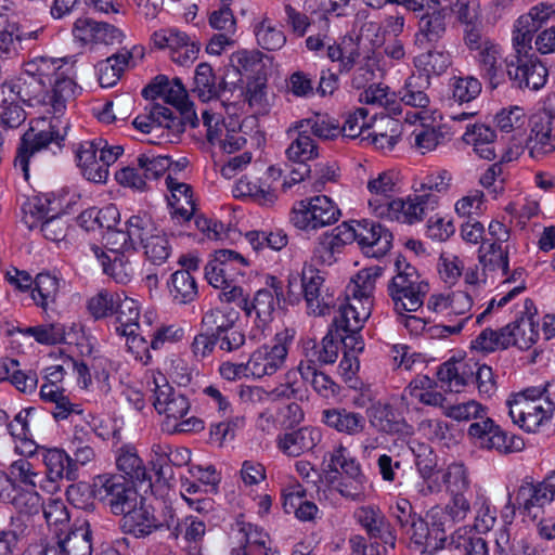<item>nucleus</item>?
I'll use <instances>...</instances> for the list:
<instances>
[{"label":"nucleus","mask_w":555,"mask_h":555,"mask_svg":"<svg viewBox=\"0 0 555 555\" xmlns=\"http://www.w3.org/2000/svg\"><path fill=\"white\" fill-rule=\"evenodd\" d=\"M482 412V405L474 400L450 405L446 409V415L455 421L477 420L469 425L468 435L479 448L495 450L501 454L519 452L525 448L521 437L508 436L491 418L483 417Z\"/></svg>","instance_id":"obj_1"},{"label":"nucleus","mask_w":555,"mask_h":555,"mask_svg":"<svg viewBox=\"0 0 555 555\" xmlns=\"http://www.w3.org/2000/svg\"><path fill=\"white\" fill-rule=\"evenodd\" d=\"M94 499L115 516H124L141 502L133 482L121 475L103 474L94 477Z\"/></svg>","instance_id":"obj_2"},{"label":"nucleus","mask_w":555,"mask_h":555,"mask_svg":"<svg viewBox=\"0 0 555 555\" xmlns=\"http://www.w3.org/2000/svg\"><path fill=\"white\" fill-rule=\"evenodd\" d=\"M63 140L64 134L60 133L55 125H50L49 129L39 131L30 127L20 139L14 167L23 172L25 180H28L29 166L38 165L41 155L51 150V145L61 150Z\"/></svg>","instance_id":"obj_3"},{"label":"nucleus","mask_w":555,"mask_h":555,"mask_svg":"<svg viewBox=\"0 0 555 555\" xmlns=\"http://www.w3.org/2000/svg\"><path fill=\"white\" fill-rule=\"evenodd\" d=\"M340 210L325 195L297 202L291 212V222L300 230H318L335 223Z\"/></svg>","instance_id":"obj_4"},{"label":"nucleus","mask_w":555,"mask_h":555,"mask_svg":"<svg viewBox=\"0 0 555 555\" xmlns=\"http://www.w3.org/2000/svg\"><path fill=\"white\" fill-rule=\"evenodd\" d=\"M294 336V330L284 328L275 334L272 346L264 345L255 350L247 362L248 373L257 378L275 374L285 363L288 344Z\"/></svg>","instance_id":"obj_5"},{"label":"nucleus","mask_w":555,"mask_h":555,"mask_svg":"<svg viewBox=\"0 0 555 555\" xmlns=\"http://www.w3.org/2000/svg\"><path fill=\"white\" fill-rule=\"evenodd\" d=\"M371 194L369 206L379 218L393 220L397 212L403 208V201L395 198L398 192V176L393 171H383L367 182Z\"/></svg>","instance_id":"obj_6"},{"label":"nucleus","mask_w":555,"mask_h":555,"mask_svg":"<svg viewBox=\"0 0 555 555\" xmlns=\"http://www.w3.org/2000/svg\"><path fill=\"white\" fill-rule=\"evenodd\" d=\"M506 74L512 86L517 89L539 90L547 80L548 72L535 53L509 55L504 59Z\"/></svg>","instance_id":"obj_7"},{"label":"nucleus","mask_w":555,"mask_h":555,"mask_svg":"<svg viewBox=\"0 0 555 555\" xmlns=\"http://www.w3.org/2000/svg\"><path fill=\"white\" fill-rule=\"evenodd\" d=\"M237 313L211 309L202 318V327L215 333L220 350L232 352L245 344V334L236 325Z\"/></svg>","instance_id":"obj_8"},{"label":"nucleus","mask_w":555,"mask_h":555,"mask_svg":"<svg viewBox=\"0 0 555 555\" xmlns=\"http://www.w3.org/2000/svg\"><path fill=\"white\" fill-rule=\"evenodd\" d=\"M371 311L367 308H362L361 312H357L353 305H340L338 314L333 320V327L338 334V340L344 345L345 351H352L360 353L364 349V341L360 335L363 323L370 317Z\"/></svg>","instance_id":"obj_9"},{"label":"nucleus","mask_w":555,"mask_h":555,"mask_svg":"<svg viewBox=\"0 0 555 555\" xmlns=\"http://www.w3.org/2000/svg\"><path fill=\"white\" fill-rule=\"evenodd\" d=\"M509 416L514 424L528 433H534L545 421H548L555 411V402L547 397L543 402L528 401V399H508Z\"/></svg>","instance_id":"obj_10"},{"label":"nucleus","mask_w":555,"mask_h":555,"mask_svg":"<svg viewBox=\"0 0 555 555\" xmlns=\"http://www.w3.org/2000/svg\"><path fill=\"white\" fill-rule=\"evenodd\" d=\"M354 242L367 257L379 258L386 255L392 243V233L380 223L362 220L351 224Z\"/></svg>","instance_id":"obj_11"},{"label":"nucleus","mask_w":555,"mask_h":555,"mask_svg":"<svg viewBox=\"0 0 555 555\" xmlns=\"http://www.w3.org/2000/svg\"><path fill=\"white\" fill-rule=\"evenodd\" d=\"M212 67L207 63H201L195 69L193 92L203 101L219 99L223 105L234 100L236 81H228L224 78L219 83L215 81Z\"/></svg>","instance_id":"obj_12"},{"label":"nucleus","mask_w":555,"mask_h":555,"mask_svg":"<svg viewBox=\"0 0 555 555\" xmlns=\"http://www.w3.org/2000/svg\"><path fill=\"white\" fill-rule=\"evenodd\" d=\"M405 535L417 546L422 547L423 554L434 555L437 551L443 548L447 541V531L438 522L434 525L429 517V511L426 517L417 516L412 524L403 531Z\"/></svg>","instance_id":"obj_13"},{"label":"nucleus","mask_w":555,"mask_h":555,"mask_svg":"<svg viewBox=\"0 0 555 555\" xmlns=\"http://www.w3.org/2000/svg\"><path fill=\"white\" fill-rule=\"evenodd\" d=\"M324 278L313 267H304L300 273V288L308 308L315 315H325L334 306V298L323 289Z\"/></svg>","instance_id":"obj_14"},{"label":"nucleus","mask_w":555,"mask_h":555,"mask_svg":"<svg viewBox=\"0 0 555 555\" xmlns=\"http://www.w3.org/2000/svg\"><path fill=\"white\" fill-rule=\"evenodd\" d=\"M163 526L164 524L155 515L154 507L147 505L143 498L139 504H135V507H132L119 520L120 530L137 539H144L160 530Z\"/></svg>","instance_id":"obj_15"},{"label":"nucleus","mask_w":555,"mask_h":555,"mask_svg":"<svg viewBox=\"0 0 555 555\" xmlns=\"http://www.w3.org/2000/svg\"><path fill=\"white\" fill-rule=\"evenodd\" d=\"M476 61L480 76L488 82L490 89L494 90L506 81V67H503L504 59L499 44L485 40Z\"/></svg>","instance_id":"obj_16"},{"label":"nucleus","mask_w":555,"mask_h":555,"mask_svg":"<svg viewBox=\"0 0 555 555\" xmlns=\"http://www.w3.org/2000/svg\"><path fill=\"white\" fill-rule=\"evenodd\" d=\"M537 308L532 299L527 298L524 302V310L514 322L507 324L511 335V346L521 350L529 349L538 339V322L534 321Z\"/></svg>","instance_id":"obj_17"},{"label":"nucleus","mask_w":555,"mask_h":555,"mask_svg":"<svg viewBox=\"0 0 555 555\" xmlns=\"http://www.w3.org/2000/svg\"><path fill=\"white\" fill-rule=\"evenodd\" d=\"M234 262L248 266L247 259L235 250H216L214 259L205 266V278L208 283L216 288H221L223 285L230 286V283H233L230 264Z\"/></svg>","instance_id":"obj_18"},{"label":"nucleus","mask_w":555,"mask_h":555,"mask_svg":"<svg viewBox=\"0 0 555 555\" xmlns=\"http://www.w3.org/2000/svg\"><path fill=\"white\" fill-rule=\"evenodd\" d=\"M453 13L451 7H438L424 13L418 21V30L415 35V42L425 43L438 42L446 35L448 17Z\"/></svg>","instance_id":"obj_19"},{"label":"nucleus","mask_w":555,"mask_h":555,"mask_svg":"<svg viewBox=\"0 0 555 555\" xmlns=\"http://www.w3.org/2000/svg\"><path fill=\"white\" fill-rule=\"evenodd\" d=\"M95 256L100 261L103 272L111 276L116 283L127 284L134 275V267L130 260L132 253L119 251L113 249L112 255L100 250L99 247L94 249Z\"/></svg>","instance_id":"obj_20"},{"label":"nucleus","mask_w":555,"mask_h":555,"mask_svg":"<svg viewBox=\"0 0 555 555\" xmlns=\"http://www.w3.org/2000/svg\"><path fill=\"white\" fill-rule=\"evenodd\" d=\"M30 222L26 220L29 229H34L39 227L41 233L47 240L52 242H61L63 241L68 231V223L64 219V215H53L48 217V211L41 206H34V210H30Z\"/></svg>","instance_id":"obj_21"},{"label":"nucleus","mask_w":555,"mask_h":555,"mask_svg":"<svg viewBox=\"0 0 555 555\" xmlns=\"http://www.w3.org/2000/svg\"><path fill=\"white\" fill-rule=\"evenodd\" d=\"M42 457L47 467V476L51 481L55 482L63 479L74 481L78 478L72 456L65 450L60 448L44 449Z\"/></svg>","instance_id":"obj_22"},{"label":"nucleus","mask_w":555,"mask_h":555,"mask_svg":"<svg viewBox=\"0 0 555 555\" xmlns=\"http://www.w3.org/2000/svg\"><path fill=\"white\" fill-rule=\"evenodd\" d=\"M114 313L117 314L116 321L118 323L115 326L116 333L120 336L132 338V341H134L138 335V320L140 317V307L137 300L129 298L124 293H119Z\"/></svg>","instance_id":"obj_23"},{"label":"nucleus","mask_w":555,"mask_h":555,"mask_svg":"<svg viewBox=\"0 0 555 555\" xmlns=\"http://www.w3.org/2000/svg\"><path fill=\"white\" fill-rule=\"evenodd\" d=\"M167 106L159 103H152L144 108V113L138 115L132 125L142 133H156L159 130H173L179 131L178 121L168 120L165 116Z\"/></svg>","instance_id":"obj_24"},{"label":"nucleus","mask_w":555,"mask_h":555,"mask_svg":"<svg viewBox=\"0 0 555 555\" xmlns=\"http://www.w3.org/2000/svg\"><path fill=\"white\" fill-rule=\"evenodd\" d=\"M470 511L468 500L463 493L452 494L451 502L442 506H434L429 509V517L434 525L442 526L448 532L453 529L455 522L462 521Z\"/></svg>","instance_id":"obj_25"},{"label":"nucleus","mask_w":555,"mask_h":555,"mask_svg":"<svg viewBox=\"0 0 555 555\" xmlns=\"http://www.w3.org/2000/svg\"><path fill=\"white\" fill-rule=\"evenodd\" d=\"M321 440V434L317 428L302 427L298 430L286 433L279 438V448L289 456H299L304 452L312 450Z\"/></svg>","instance_id":"obj_26"},{"label":"nucleus","mask_w":555,"mask_h":555,"mask_svg":"<svg viewBox=\"0 0 555 555\" xmlns=\"http://www.w3.org/2000/svg\"><path fill=\"white\" fill-rule=\"evenodd\" d=\"M166 185L171 193L169 205L172 208V216L183 221L190 220L195 210L192 188L168 175Z\"/></svg>","instance_id":"obj_27"},{"label":"nucleus","mask_w":555,"mask_h":555,"mask_svg":"<svg viewBox=\"0 0 555 555\" xmlns=\"http://www.w3.org/2000/svg\"><path fill=\"white\" fill-rule=\"evenodd\" d=\"M439 203V196L434 193L415 192L413 196H409L408 201H403V208L393 217V220L403 219L404 222L414 223L423 220L428 211L436 209Z\"/></svg>","instance_id":"obj_28"},{"label":"nucleus","mask_w":555,"mask_h":555,"mask_svg":"<svg viewBox=\"0 0 555 555\" xmlns=\"http://www.w3.org/2000/svg\"><path fill=\"white\" fill-rule=\"evenodd\" d=\"M322 421L339 433L356 436L365 428V418L362 414L346 409H327L322 412Z\"/></svg>","instance_id":"obj_29"},{"label":"nucleus","mask_w":555,"mask_h":555,"mask_svg":"<svg viewBox=\"0 0 555 555\" xmlns=\"http://www.w3.org/2000/svg\"><path fill=\"white\" fill-rule=\"evenodd\" d=\"M370 422L379 431L387 434H396L400 437H406L413 434V427L403 418L399 417L389 404L375 405Z\"/></svg>","instance_id":"obj_30"},{"label":"nucleus","mask_w":555,"mask_h":555,"mask_svg":"<svg viewBox=\"0 0 555 555\" xmlns=\"http://www.w3.org/2000/svg\"><path fill=\"white\" fill-rule=\"evenodd\" d=\"M346 448L339 447L331 453L330 463L327 465V480L333 483L337 479V475L341 472L350 480L366 482V478L361 470L360 464L353 459L346 455Z\"/></svg>","instance_id":"obj_31"},{"label":"nucleus","mask_w":555,"mask_h":555,"mask_svg":"<svg viewBox=\"0 0 555 555\" xmlns=\"http://www.w3.org/2000/svg\"><path fill=\"white\" fill-rule=\"evenodd\" d=\"M63 60L46 56H38L24 64V74L37 80L46 88L59 75H63Z\"/></svg>","instance_id":"obj_32"},{"label":"nucleus","mask_w":555,"mask_h":555,"mask_svg":"<svg viewBox=\"0 0 555 555\" xmlns=\"http://www.w3.org/2000/svg\"><path fill=\"white\" fill-rule=\"evenodd\" d=\"M553 499L550 487L544 485V480L538 485L524 483L518 488L516 494L518 509H521L528 516L531 515L533 507H543L545 504L551 503Z\"/></svg>","instance_id":"obj_33"},{"label":"nucleus","mask_w":555,"mask_h":555,"mask_svg":"<svg viewBox=\"0 0 555 555\" xmlns=\"http://www.w3.org/2000/svg\"><path fill=\"white\" fill-rule=\"evenodd\" d=\"M94 145L81 142L77 150V162L82 176L94 183H105L108 177V169L100 162L94 154Z\"/></svg>","instance_id":"obj_34"},{"label":"nucleus","mask_w":555,"mask_h":555,"mask_svg":"<svg viewBox=\"0 0 555 555\" xmlns=\"http://www.w3.org/2000/svg\"><path fill=\"white\" fill-rule=\"evenodd\" d=\"M552 130L550 118L534 121L526 143L532 158L540 159L554 151Z\"/></svg>","instance_id":"obj_35"},{"label":"nucleus","mask_w":555,"mask_h":555,"mask_svg":"<svg viewBox=\"0 0 555 555\" xmlns=\"http://www.w3.org/2000/svg\"><path fill=\"white\" fill-rule=\"evenodd\" d=\"M287 134L293 138L285 152L288 160L307 164L308 160L318 158L319 149L311 135L301 133L300 129H293V126L287 130Z\"/></svg>","instance_id":"obj_36"},{"label":"nucleus","mask_w":555,"mask_h":555,"mask_svg":"<svg viewBox=\"0 0 555 555\" xmlns=\"http://www.w3.org/2000/svg\"><path fill=\"white\" fill-rule=\"evenodd\" d=\"M131 59L132 53L124 49L99 62L96 68L100 85L104 88L113 87L119 80Z\"/></svg>","instance_id":"obj_37"},{"label":"nucleus","mask_w":555,"mask_h":555,"mask_svg":"<svg viewBox=\"0 0 555 555\" xmlns=\"http://www.w3.org/2000/svg\"><path fill=\"white\" fill-rule=\"evenodd\" d=\"M242 82L241 79H238ZM234 91V100L228 104H236L240 101H247L250 107L256 108L257 112H263L268 107L267 93H266V79L257 77L254 81L248 82L244 88L243 83H237Z\"/></svg>","instance_id":"obj_38"},{"label":"nucleus","mask_w":555,"mask_h":555,"mask_svg":"<svg viewBox=\"0 0 555 555\" xmlns=\"http://www.w3.org/2000/svg\"><path fill=\"white\" fill-rule=\"evenodd\" d=\"M293 129H300L301 133L313 134L322 140H333L340 134L338 124L321 114H314L311 117L296 121Z\"/></svg>","instance_id":"obj_39"},{"label":"nucleus","mask_w":555,"mask_h":555,"mask_svg":"<svg viewBox=\"0 0 555 555\" xmlns=\"http://www.w3.org/2000/svg\"><path fill=\"white\" fill-rule=\"evenodd\" d=\"M388 295L393 304V309L398 314L404 312H415L423 305L428 291L418 292L408 287L387 286Z\"/></svg>","instance_id":"obj_40"},{"label":"nucleus","mask_w":555,"mask_h":555,"mask_svg":"<svg viewBox=\"0 0 555 555\" xmlns=\"http://www.w3.org/2000/svg\"><path fill=\"white\" fill-rule=\"evenodd\" d=\"M395 268L397 274L392 276L389 285L396 287H408L412 289H417L418 292L428 291L429 284L426 280L422 279L417 269L409 263L403 256H398L395 261Z\"/></svg>","instance_id":"obj_41"},{"label":"nucleus","mask_w":555,"mask_h":555,"mask_svg":"<svg viewBox=\"0 0 555 555\" xmlns=\"http://www.w3.org/2000/svg\"><path fill=\"white\" fill-rule=\"evenodd\" d=\"M37 414V409L29 406L22 409L12 421L8 422L7 429L9 434L14 438L18 439L26 448L24 452L31 454L34 452V441L31 440V434L29 430V423L34 420Z\"/></svg>","instance_id":"obj_42"},{"label":"nucleus","mask_w":555,"mask_h":555,"mask_svg":"<svg viewBox=\"0 0 555 555\" xmlns=\"http://www.w3.org/2000/svg\"><path fill=\"white\" fill-rule=\"evenodd\" d=\"M278 304L271 289L261 288L256 292L251 300H247V307L244 312L248 318L255 313L259 323L266 324L272 320V314Z\"/></svg>","instance_id":"obj_43"},{"label":"nucleus","mask_w":555,"mask_h":555,"mask_svg":"<svg viewBox=\"0 0 555 555\" xmlns=\"http://www.w3.org/2000/svg\"><path fill=\"white\" fill-rule=\"evenodd\" d=\"M486 244L487 241H483L478 250L479 262L483 267V270L496 271L501 269L503 275L506 276L509 272L507 248H503L502 245L496 242H492L488 246H486Z\"/></svg>","instance_id":"obj_44"},{"label":"nucleus","mask_w":555,"mask_h":555,"mask_svg":"<svg viewBox=\"0 0 555 555\" xmlns=\"http://www.w3.org/2000/svg\"><path fill=\"white\" fill-rule=\"evenodd\" d=\"M4 375L1 379H9L17 390L24 393L35 391L38 383L37 374L33 371L24 372L18 370V361L14 359H4L2 362Z\"/></svg>","instance_id":"obj_45"},{"label":"nucleus","mask_w":555,"mask_h":555,"mask_svg":"<svg viewBox=\"0 0 555 555\" xmlns=\"http://www.w3.org/2000/svg\"><path fill=\"white\" fill-rule=\"evenodd\" d=\"M47 555H90L91 543L88 533L72 532L56 545L46 547Z\"/></svg>","instance_id":"obj_46"},{"label":"nucleus","mask_w":555,"mask_h":555,"mask_svg":"<svg viewBox=\"0 0 555 555\" xmlns=\"http://www.w3.org/2000/svg\"><path fill=\"white\" fill-rule=\"evenodd\" d=\"M116 465L120 472L129 477L130 482L151 480L143 461L131 449H120Z\"/></svg>","instance_id":"obj_47"},{"label":"nucleus","mask_w":555,"mask_h":555,"mask_svg":"<svg viewBox=\"0 0 555 555\" xmlns=\"http://www.w3.org/2000/svg\"><path fill=\"white\" fill-rule=\"evenodd\" d=\"M508 327H501L499 331L485 328L472 343L474 349L482 352H493L498 349H507L511 346Z\"/></svg>","instance_id":"obj_48"},{"label":"nucleus","mask_w":555,"mask_h":555,"mask_svg":"<svg viewBox=\"0 0 555 555\" xmlns=\"http://www.w3.org/2000/svg\"><path fill=\"white\" fill-rule=\"evenodd\" d=\"M451 65V56L448 52L439 50H429L415 59V66L424 72L423 78L431 75H442Z\"/></svg>","instance_id":"obj_49"},{"label":"nucleus","mask_w":555,"mask_h":555,"mask_svg":"<svg viewBox=\"0 0 555 555\" xmlns=\"http://www.w3.org/2000/svg\"><path fill=\"white\" fill-rule=\"evenodd\" d=\"M170 294L180 304L193 301L197 296V284L186 270H178L171 275Z\"/></svg>","instance_id":"obj_50"},{"label":"nucleus","mask_w":555,"mask_h":555,"mask_svg":"<svg viewBox=\"0 0 555 555\" xmlns=\"http://www.w3.org/2000/svg\"><path fill=\"white\" fill-rule=\"evenodd\" d=\"M51 86L50 104L54 113L62 114L66 108V102L75 96L77 85L63 72V75H59L52 80Z\"/></svg>","instance_id":"obj_51"},{"label":"nucleus","mask_w":555,"mask_h":555,"mask_svg":"<svg viewBox=\"0 0 555 555\" xmlns=\"http://www.w3.org/2000/svg\"><path fill=\"white\" fill-rule=\"evenodd\" d=\"M34 283L35 288L31 291V297L38 306L46 308L50 301L55 300L59 292V279L56 276L42 272L37 274Z\"/></svg>","instance_id":"obj_52"},{"label":"nucleus","mask_w":555,"mask_h":555,"mask_svg":"<svg viewBox=\"0 0 555 555\" xmlns=\"http://www.w3.org/2000/svg\"><path fill=\"white\" fill-rule=\"evenodd\" d=\"M245 238L253 249L258 253L264 247L280 250L287 245V235L283 230L271 231H249L245 234Z\"/></svg>","instance_id":"obj_53"},{"label":"nucleus","mask_w":555,"mask_h":555,"mask_svg":"<svg viewBox=\"0 0 555 555\" xmlns=\"http://www.w3.org/2000/svg\"><path fill=\"white\" fill-rule=\"evenodd\" d=\"M383 271L384 269L379 266L369 267L359 271L354 280V299L359 302H361V299H364L366 304H370L376 280L383 274Z\"/></svg>","instance_id":"obj_54"},{"label":"nucleus","mask_w":555,"mask_h":555,"mask_svg":"<svg viewBox=\"0 0 555 555\" xmlns=\"http://www.w3.org/2000/svg\"><path fill=\"white\" fill-rule=\"evenodd\" d=\"M359 101L369 105L383 106L393 113L397 111V101L395 93L389 91V87L382 83H371L359 95Z\"/></svg>","instance_id":"obj_55"},{"label":"nucleus","mask_w":555,"mask_h":555,"mask_svg":"<svg viewBox=\"0 0 555 555\" xmlns=\"http://www.w3.org/2000/svg\"><path fill=\"white\" fill-rule=\"evenodd\" d=\"M170 444L154 443L151 448L150 465L158 481L168 482L173 478V470L169 462Z\"/></svg>","instance_id":"obj_56"},{"label":"nucleus","mask_w":555,"mask_h":555,"mask_svg":"<svg viewBox=\"0 0 555 555\" xmlns=\"http://www.w3.org/2000/svg\"><path fill=\"white\" fill-rule=\"evenodd\" d=\"M258 44L268 51L280 50L286 42V36L269 20H263L255 29Z\"/></svg>","instance_id":"obj_57"},{"label":"nucleus","mask_w":555,"mask_h":555,"mask_svg":"<svg viewBox=\"0 0 555 555\" xmlns=\"http://www.w3.org/2000/svg\"><path fill=\"white\" fill-rule=\"evenodd\" d=\"M428 86L429 80L423 78V74L418 76H411L404 86L401 100L410 106L425 108L429 104V98L422 89V86Z\"/></svg>","instance_id":"obj_58"},{"label":"nucleus","mask_w":555,"mask_h":555,"mask_svg":"<svg viewBox=\"0 0 555 555\" xmlns=\"http://www.w3.org/2000/svg\"><path fill=\"white\" fill-rule=\"evenodd\" d=\"M452 98L459 103H468L481 92V82L473 76L453 77L451 79Z\"/></svg>","instance_id":"obj_59"},{"label":"nucleus","mask_w":555,"mask_h":555,"mask_svg":"<svg viewBox=\"0 0 555 555\" xmlns=\"http://www.w3.org/2000/svg\"><path fill=\"white\" fill-rule=\"evenodd\" d=\"M144 254L154 264L164 263L171 253V246L165 233L157 231L146 237L142 245Z\"/></svg>","instance_id":"obj_60"},{"label":"nucleus","mask_w":555,"mask_h":555,"mask_svg":"<svg viewBox=\"0 0 555 555\" xmlns=\"http://www.w3.org/2000/svg\"><path fill=\"white\" fill-rule=\"evenodd\" d=\"M34 489H24L15 486V491L7 503L12 504L20 513L27 515L37 514L41 507V498Z\"/></svg>","instance_id":"obj_61"},{"label":"nucleus","mask_w":555,"mask_h":555,"mask_svg":"<svg viewBox=\"0 0 555 555\" xmlns=\"http://www.w3.org/2000/svg\"><path fill=\"white\" fill-rule=\"evenodd\" d=\"M23 332L43 345H56L65 341V328L60 323L29 326Z\"/></svg>","instance_id":"obj_62"},{"label":"nucleus","mask_w":555,"mask_h":555,"mask_svg":"<svg viewBox=\"0 0 555 555\" xmlns=\"http://www.w3.org/2000/svg\"><path fill=\"white\" fill-rule=\"evenodd\" d=\"M127 236L129 242L134 244L139 241L141 245L144 244L146 237L151 234H155L158 230L154 227L153 221L146 215H133L127 222Z\"/></svg>","instance_id":"obj_63"},{"label":"nucleus","mask_w":555,"mask_h":555,"mask_svg":"<svg viewBox=\"0 0 555 555\" xmlns=\"http://www.w3.org/2000/svg\"><path fill=\"white\" fill-rule=\"evenodd\" d=\"M552 16H555V4L540 2L533 5L528 13L518 17L520 24L538 31Z\"/></svg>","instance_id":"obj_64"}]
</instances>
